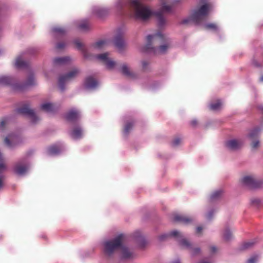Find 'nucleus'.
<instances>
[{
  "label": "nucleus",
  "instance_id": "1",
  "mask_svg": "<svg viewBox=\"0 0 263 263\" xmlns=\"http://www.w3.org/2000/svg\"><path fill=\"white\" fill-rule=\"evenodd\" d=\"M119 9L121 14L129 15L142 20H147L152 14L151 10L138 0H130L127 5L119 6Z\"/></svg>",
  "mask_w": 263,
  "mask_h": 263
},
{
  "label": "nucleus",
  "instance_id": "2",
  "mask_svg": "<svg viewBox=\"0 0 263 263\" xmlns=\"http://www.w3.org/2000/svg\"><path fill=\"white\" fill-rule=\"evenodd\" d=\"M147 44L143 50L145 51H152L155 54H164L170 47V43L161 32H159L154 35H148Z\"/></svg>",
  "mask_w": 263,
  "mask_h": 263
},
{
  "label": "nucleus",
  "instance_id": "3",
  "mask_svg": "<svg viewBox=\"0 0 263 263\" xmlns=\"http://www.w3.org/2000/svg\"><path fill=\"white\" fill-rule=\"evenodd\" d=\"M124 239V235L120 234L114 239L105 241L104 243V252L105 254L110 256L115 251L121 249L122 252L123 258L125 259L131 258L132 257V253L127 248L122 245V242Z\"/></svg>",
  "mask_w": 263,
  "mask_h": 263
},
{
  "label": "nucleus",
  "instance_id": "4",
  "mask_svg": "<svg viewBox=\"0 0 263 263\" xmlns=\"http://www.w3.org/2000/svg\"><path fill=\"white\" fill-rule=\"evenodd\" d=\"M211 9V5L210 4H205L194 10L191 14L193 22L196 24H199L208 16Z\"/></svg>",
  "mask_w": 263,
  "mask_h": 263
},
{
  "label": "nucleus",
  "instance_id": "5",
  "mask_svg": "<svg viewBox=\"0 0 263 263\" xmlns=\"http://www.w3.org/2000/svg\"><path fill=\"white\" fill-rule=\"evenodd\" d=\"M168 236H173L176 237L178 241L179 242L180 245L186 248L191 249V244L186 239L183 238L182 235L178 231L174 230L170 232L169 235H162L159 236V239L160 240H163L165 238L168 237Z\"/></svg>",
  "mask_w": 263,
  "mask_h": 263
},
{
  "label": "nucleus",
  "instance_id": "6",
  "mask_svg": "<svg viewBox=\"0 0 263 263\" xmlns=\"http://www.w3.org/2000/svg\"><path fill=\"white\" fill-rule=\"evenodd\" d=\"M80 73L78 68H74L65 75L61 76L59 79V86L62 91L65 89V84L76 77Z\"/></svg>",
  "mask_w": 263,
  "mask_h": 263
},
{
  "label": "nucleus",
  "instance_id": "7",
  "mask_svg": "<svg viewBox=\"0 0 263 263\" xmlns=\"http://www.w3.org/2000/svg\"><path fill=\"white\" fill-rule=\"evenodd\" d=\"M241 182L244 185L250 189L260 187L263 185L262 180H256L251 176H245L242 178Z\"/></svg>",
  "mask_w": 263,
  "mask_h": 263
},
{
  "label": "nucleus",
  "instance_id": "8",
  "mask_svg": "<svg viewBox=\"0 0 263 263\" xmlns=\"http://www.w3.org/2000/svg\"><path fill=\"white\" fill-rule=\"evenodd\" d=\"M17 112L23 115L28 116L33 123H35L39 120V118L35 114L34 110L30 109L28 104H24L21 107L17 108Z\"/></svg>",
  "mask_w": 263,
  "mask_h": 263
},
{
  "label": "nucleus",
  "instance_id": "9",
  "mask_svg": "<svg viewBox=\"0 0 263 263\" xmlns=\"http://www.w3.org/2000/svg\"><path fill=\"white\" fill-rule=\"evenodd\" d=\"M171 10L172 7L170 6L164 4L162 7L161 10L156 13V15L158 18L159 25L160 27H162L163 25H164L166 22L163 16V13L165 12H170Z\"/></svg>",
  "mask_w": 263,
  "mask_h": 263
},
{
  "label": "nucleus",
  "instance_id": "10",
  "mask_svg": "<svg viewBox=\"0 0 263 263\" xmlns=\"http://www.w3.org/2000/svg\"><path fill=\"white\" fill-rule=\"evenodd\" d=\"M108 53H104L96 55V58L103 62L108 69H112L116 63L108 57Z\"/></svg>",
  "mask_w": 263,
  "mask_h": 263
},
{
  "label": "nucleus",
  "instance_id": "11",
  "mask_svg": "<svg viewBox=\"0 0 263 263\" xmlns=\"http://www.w3.org/2000/svg\"><path fill=\"white\" fill-rule=\"evenodd\" d=\"M243 140L241 139H232L226 142V146L230 149L235 151L240 148L243 144Z\"/></svg>",
  "mask_w": 263,
  "mask_h": 263
},
{
  "label": "nucleus",
  "instance_id": "12",
  "mask_svg": "<svg viewBox=\"0 0 263 263\" xmlns=\"http://www.w3.org/2000/svg\"><path fill=\"white\" fill-rule=\"evenodd\" d=\"M20 141V137L15 134H10L6 137L4 140L5 143L10 148L16 145Z\"/></svg>",
  "mask_w": 263,
  "mask_h": 263
},
{
  "label": "nucleus",
  "instance_id": "13",
  "mask_svg": "<svg viewBox=\"0 0 263 263\" xmlns=\"http://www.w3.org/2000/svg\"><path fill=\"white\" fill-rule=\"evenodd\" d=\"M80 117V112L76 109L69 110L65 115L66 119L70 122H75L77 121Z\"/></svg>",
  "mask_w": 263,
  "mask_h": 263
},
{
  "label": "nucleus",
  "instance_id": "14",
  "mask_svg": "<svg viewBox=\"0 0 263 263\" xmlns=\"http://www.w3.org/2000/svg\"><path fill=\"white\" fill-rule=\"evenodd\" d=\"M28 165L27 163L18 162L14 167V172L19 175H24L27 171Z\"/></svg>",
  "mask_w": 263,
  "mask_h": 263
},
{
  "label": "nucleus",
  "instance_id": "15",
  "mask_svg": "<svg viewBox=\"0 0 263 263\" xmlns=\"http://www.w3.org/2000/svg\"><path fill=\"white\" fill-rule=\"evenodd\" d=\"M115 45L120 51H123L126 47V44L123 37L121 35H118L115 39Z\"/></svg>",
  "mask_w": 263,
  "mask_h": 263
},
{
  "label": "nucleus",
  "instance_id": "16",
  "mask_svg": "<svg viewBox=\"0 0 263 263\" xmlns=\"http://www.w3.org/2000/svg\"><path fill=\"white\" fill-rule=\"evenodd\" d=\"M97 81L91 76L87 77L85 80V86L87 88H95L97 87Z\"/></svg>",
  "mask_w": 263,
  "mask_h": 263
},
{
  "label": "nucleus",
  "instance_id": "17",
  "mask_svg": "<svg viewBox=\"0 0 263 263\" xmlns=\"http://www.w3.org/2000/svg\"><path fill=\"white\" fill-rule=\"evenodd\" d=\"M174 221L187 224L193 221V219L181 215H176L174 217Z\"/></svg>",
  "mask_w": 263,
  "mask_h": 263
},
{
  "label": "nucleus",
  "instance_id": "18",
  "mask_svg": "<svg viewBox=\"0 0 263 263\" xmlns=\"http://www.w3.org/2000/svg\"><path fill=\"white\" fill-rule=\"evenodd\" d=\"M121 72L126 77L134 79L136 77V75L135 73L131 71L128 66L124 64L121 67Z\"/></svg>",
  "mask_w": 263,
  "mask_h": 263
},
{
  "label": "nucleus",
  "instance_id": "19",
  "mask_svg": "<svg viewBox=\"0 0 263 263\" xmlns=\"http://www.w3.org/2000/svg\"><path fill=\"white\" fill-rule=\"evenodd\" d=\"M83 135V130L80 127L77 126L73 128L70 133L71 136L76 139L82 138Z\"/></svg>",
  "mask_w": 263,
  "mask_h": 263
},
{
  "label": "nucleus",
  "instance_id": "20",
  "mask_svg": "<svg viewBox=\"0 0 263 263\" xmlns=\"http://www.w3.org/2000/svg\"><path fill=\"white\" fill-rule=\"evenodd\" d=\"M13 79L7 76L0 77V84L3 85H11L13 83Z\"/></svg>",
  "mask_w": 263,
  "mask_h": 263
},
{
  "label": "nucleus",
  "instance_id": "21",
  "mask_svg": "<svg viewBox=\"0 0 263 263\" xmlns=\"http://www.w3.org/2000/svg\"><path fill=\"white\" fill-rule=\"evenodd\" d=\"M70 61V58L68 57L57 58L54 59L53 62L55 65H60L67 63Z\"/></svg>",
  "mask_w": 263,
  "mask_h": 263
},
{
  "label": "nucleus",
  "instance_id": "22",
  "mask_svg": "<svg viewBox=\"0 0 263 263\" xmlns=\"http://www.w3.org/2000/svg\"><path fill=\"white\" fill-rule=\"evenodd\" d=\"M61 151V146L58 145H53L50 146L48 149V153L49 155L58 154Z\"/></svg>",
  "mask_w": 263,
  "mask_h": 263
},
{
  "label": "nucleus",
  "instance_id": "23",
  "mask_svg": "<svg viewBox=\"0 0 263 263\" xmlns=\"http://www.w3.org/2000/svg\"><path fill=\"white\" fill-rule=\"evenodd\" d=\"M3 159L2 156V154L0 153V173L3 172L6 170V165L3 162ZM4 176L3 175H0V189L3 186V180Z\"/></svg>",
  "mask_w": 263,
  "mask_h": 263
},
{
  "label": "nucleus",
  "instance_id": "24",
  "mask_svg": "<svg viewBox=\"0 0 263 263\" xmlns=\"http://www.w3.org/2000/svg\"><path fill=\"white\" fill-rule=\"evenodd\" d=\"M260 129L259 128L256 127L251 130L248 135V137L251 140H254L257 138Z\"/></svg>",
  "mask_w": 263,
  "mask_h": 263
},
{
  "label": "nucleus",
  "instance_id": "25",
  "mask_svg": "<svg viewBox=\"0 0 263 263\" xmlns=\"http://www.w3.org/2000/svg\"><path fill=\"white\" fill-rule=\"evenodd\" d=\"M94 13L97 16L99 17H103L107 14L108 11L104 8H98L95 10Z\"/></svg>",
  "mask_w": 263,
  "mask_h": 263
},
{
  "label": "nucleus",
  "instance_id": "26",
  "mask_svg": "<svg viewBox=\"0 0 263 263\" xmlns=\"http://www.w3.org/2000/svg\"><path fill=\"white\" fill-rule=\"evenodd\" d=\"M255 243L254 240H249L244 242L240 247L241 250H245L251 248Z\"/></svg>",
  "mask_w": 263,
  "mask_h": 263
},
{
  "label": "nucleus",
  "instance_id": "27",
  "mask_svg": "<svg viewBox=\"0 0 263 263\" xmlns=\"http://www.w3.org/2000/svg\"><path fill=\"white\" fill-rule=\"evenodd\" d=\"M134 125V123L133 122H127L124 127L123 129V134L125 136H127L129 133L130 131L132 129L133 126Z\"/></svg>",
  "mask_w": 263,
  "mask_h": 263
},
{
  "label": "nucleus",
  "instance_id": "28",
  "mask_svg": "<svg viewBox=\"0 0 263 263\" xmlns=\"http://www.w3.org/2000/svg\"><path fill=\"white\" fill-rule=\"evenodd\" d=\"M41 108L42 110H43L44 111H46L47 112H50V111H53V110L54 109V106L51 103H47L43 104L41 105Z\"/></svg>",
  "mask_w": 263,
  "mask_h": 263
},
{
  "label": "nucleus",
  "instance_id": "29",
  "mask_svg": "<svg viewBox=\"0 0 263 263\" xmlns=\"http://www.w3.org/2000/svg\"><path fill=\"white\" fill-rule=\"evenodd\" d=\"M15 66L17 68H24L27 66V64L25 61L22 60L21 58H18L16 60Z\"/></svg>",
  "mask_w": 263,
  "mask_h": 263
},
{
  "label": "nucleus",
  "instance_id": "30",
  "mask_svg": "<svg viewBox=\"0 0 263 263\" xmlns=\"http://www.w3.org/2000/svg\"><path fill=\"white\" fill-rule=\"evenodd\" d=\"M221 106V103L219 100L216 101V102L214 103H212L210 105V108L212 110H217L219 109Z\"/></svg>",
  "mask_w": 263,
  "mask_h": 263
},
{
  "label": "nucleus",
  "instance_id": "31",
  "mask_svg": "<svg viewBox=\"0 0 263 263\" xmlns=\"http://www.w3.org/2000/svg\"><path fill=\"white\" fill-rule=\"evenodd\" d=\"M79 28L83 31H87L89 29V25L87 21L82 22L79 25Z\"/></svg>",
  "mask_w": 263,
  "mask_h": 263
},
{
  "label": "nucleus",
  "instance_id": "32",
  "mask_svg": "<svg viewBox=\"0 0 263 263\" xmlns=\"http://www.w3.org/2000/svg\"><path fill=\"white\" fill-rule=\"evenodd\" d=\"M52 31L60 35H63L66 33V30L64 28L61 27H54L52 29Z\"/></svg>",
  "mask_w": 263,
  "mask_h": 263
},
{
  "label": "nucleus",
  "instance_id": "33",
  "mask_svg": "<svg viewBox=\"0 0 263 263\" xmlns=\"http://www.w3.org/2000/svg\"><path fill=\"white\" fill-rule=\"evenodd\" d=\"M205 28L206 29L211 30L214 31H217L218 30V26L215 23L207 24L205 25Z\"/></svg>",
  "mask_w": 263,
  "mask_h": 263
},
{
  "label": "nucleus",
  "instance_id": "34",
  "mask_svg": "<svg viewBox=\"0 0 263 263\" xmlns=\"http://www.w3.org/2000/svg\"><path fill=\"white\" fill-rule=\"evenodd\" d=\"M222 194V191L221 190H218L215 192H214L211 195V199L212 200H215L219 198Z\"/></svg>",
  "mask_w": 263,
  "mask_h": 263
},
{
  "label": "nucleus",
  "instance_id": "35",
  "mask_svg": "<svg viewBox=\"0 0 263 263\" xmlns=\"http://www.w3.org/2000/svg\"><path fill=\"white\" fill-rule=\"evenodd\" d=\"M35 84L34 79L33 75H30L27 78L26 81V85L31 86Z\"/></svg>",
  "mask_w": 263,
  "mask_h": 263
},
{
  "label": "nucleus",
  "instance_id": "36",
  "mask_svg": "<svg viewBox=\"0 0 263 263\" xmlns=\"http://www.w3.org/2000/svg\"><path fill=\"white\" fill-rule=\"evenodd\" d=\"M223 237V238L226 240H229L231 238L232 234L230 232V231H229V230H228V229H226L224 230Z\"/></svg>",
  "mask_w": 263,
  "mask_h": 263
},
{
  "label": "nucleus",
  "instance_id": "37",
  "mask_svg": "<svg viewBox=\"0 0 263 263\" xmlns=\"http://www.w3.org/2000/svg\"><path fill=\"white\" fill-rule=\"evenodd\" d=\"M259 146V141L258 139H254L251 143V147L252 148H257Z\"/></svg>",
  "mask_w": 263,
  "mask_h": 263
},
{
  "label": "nucleus",
  "instance_id": "38",
  "mask_svg": "<svg viewBox=\"0 0 263 263\" xmlns=\"http://www.w3.org/2000/svg\"><path fill=\"white\" fill-rule=\"evenodd\" d=\"M105 44V41L103 40L99 41L97 42H96L95 44V47L96 48H101L103 45H104Z\"/></svg>",
  "mask_w": 263,
  "mask_h": 263
},
{
  "label": "nucleus",
  "instance_id": "39",
  "mask_svg": "<svg viewBox=\"0 0 263 263\" xmlns=\"http://www.w3.org/2000/svg\"><path fill=\"white\" fill-rule=\"evenodd\" d=\"M258 259V256L257 255H254L251 257L248 260L247 263H255Z\"/></svg>",
  "mask_w": 263,
  "mask_h": 263
},
{
  "label": "nucleus",
  "instance_id": "40",
  "mask_svg": "<svg viewBox=\"0 0 263 263\" xmlns=\"http://www.w3.org/2000/svg\"><path fill=\"white\" fill-rule=\"evenodd\" d=\"M135 237L136 238L137 241H143V238L141 235V233L139 232H136L135 233Z\"/></svg>",
  "mask_w": 263,
  "mask_h": 263
},
{
  "label": "nucleus",
  "instance_id": "41",
  "mask_svg": "<svg viewBox=\"0 0 263 263\" xmlns=\"http://www.w3.org/2000/svg\"><path fill=\"white\" fill-rule=\"evenodd\" d=\"M74 43L77 47L79 49H82L83 48V44L78 40H76L74 41Z\"/></svg>",
  "mask_w": 263,
  "mask_h": 263
},
{
  "label": "nucleus",
  "instance_id": "42",
  "mask_svg": "<svg viewBox=\"0 0 263 263\" xmlns=\"http://www.w3.org/2000/svg\"><path fill=\"white\" fill-rule=\"evenodd\" d=\"M191 21H193L192 18H191V16L190 17H188V18H184L183 20H182L181 22H180V24H189Z\"/></svg>",
  "mask_w": 263,
  "mask_h": 263
},
{
  "label": "nucleus",
  "instance_id": "43",
  "mask_svg": "<svg viewBox=\"0 0 263 263\" xmlns=\"http://www.w3.org/2000/svg\"><path fill=\"white\" fill-rule=\"evenodd\" d=\"M181 140L179 138H175L172 142L173 146H177L180 143Z\"/></svg>",
  "mask_w": 263,
  "mask_h": 263
},
{
  "label": "nucleus",
  "instance_id": "44",
  "mask_svg": "<svg viewBox=\"0 0 263 263\" xmlns=\"http://www.w3.org/2000/svg\"><path fill=\"white\" fill-rule=\"evenodd\" d=\"M148 65V63L147 61H143L142 62V69L144 70H146L147 69V66Z\"/></svg>",
  "mask_w": 263,
  "mask_h": 263
},
{
  "label": "nucleus",
  "instance_id": "45",
  "mask_svg": "<svg viewBox=\"0 0 263 263\" xmlns=\"http://www.w3.org/2000/svg\"><path fill=\"white\" fill-rule=\"evenodd\" d=\"M65 47V44L63 42H60L57 44V48L58 49H61Z\"/></svg>",
  "mask_w": 263,
  "mask_h": 263
},
{
  "label": "nucleus",
  "instance_id": "46",
  "mask_svg": "<svg viewBox=\"0 0 263 263\" xmlns=\"http://www.w3.org/2000/svg\"><path fill=\"white\" fill-rule=\"evenodd\" d=\"M6 124V122L5 120H3L0 122V130H3L5 128V126Z\"/></svg>",
  "mask_w": 263,
  "mask_h": 263
},
{
  "label": "nucleus",
  "instance_id": "47",
  "mask_svg": "<svg viewBox=\"0 0 263 263\" xmlns=\"http://www.w3.org/2000/svg\"><path fill=\"white\" fill-rule=\"evenodd\" d=\"M200 252V249L199 248H195V249H193V254L196 255V254L199 253Z\"/></svg>",
  "mask_w": 263,
  "mask_h": 263
},
{
  "label": "nucleus",
  "instance_id": "48",
  "mask_svg": "<svg viewBox=\"0 0 263 263\" xmlns=\"http://www.w3.org/2000/svg\"><path fill=\"white\" fill-rule=\"evenodd\" d=\"M198 124V122L196 120H193L191 122V125L193 126V127H195L197 126V125Z\"/></svg>",
  "mask_w": 263,
  "mask_h": 263
},
{
  "label": "nucleus",
  "instance_id": "49",
  "mask_svg": "<svg viewBox=\"0 0 263 263\" xmlns=\"http://www.w3.org/2000/svg\"><path fill=\"white\" fill-rule=\"evenodd\" d=\"M202 230H203L202 227H198L197 228V229H196V233L197 234H200Z\"/></svg>",
  "mask_w": 263,
  "mask_h": 263
},
{
  "label": "nucleus",
  "instance_id": "50",
  "mask_svg": "<svg viewBox=\"0 0 263 263\" xmlns=\"http://www.w3.org/2000/svg\"><path fill=\"white\" fill-rule=\"evenodd\" d=\"M211 253H214L217 251V248L215 247L212 246L210 248Z\"/></svg>",
  "mask_w": 263,
  "mask_h": 263
},
{
  "label": "nucleus",
  "instance_id": "51",
  "mask_svg": "<svg viewBox=\"0 0 263 263\" xmlns=\"http://www.w3.org/2000/svg\"><path fill=\"white\" fill-rule=\"evenodd\" d=\"M253 65H254L255 66H256V67H260V66H261V65H260V64H258V63H257V62H256V61H253Z\"/></svg>",
  "mask_w": 263,
  "mask_h": 263
},
{
  "label": "nucleus",
  "instance_id": "52",
  "mask_svg": "<svg viewBox=\"0 0 263 263\" xmlns=\"http://www.w3.org/2000/svg\"><path fill=\"white\" fill-rule=\"evenodd\" d=\"M198 263H211V262L208 261L202 260V261L199 262Z\"/></svg>",
  "mask_w": 263,
  "mask_h": 263
},
{
  "label": "nucleus",
  "instance_id": "53",
  "mask_svg": "<svg viewBox=\"0 0 263 263\" xmlns=\"http://www.w3.org/2000/svg\"><path fill=\"white\" fill-rule=\"evenodd\" d=\"M211 217H212V213L210 212V213H209V214H208V218H211Z\"/></svg>",
  "mask_w": 263,
  "mask_h": 263
},
{
  "label": "nucleus",
  "instance_id": "54",
  "mask_svg": "<svg viewBox=\"0 0 263 263\" xmlns=\"http://www.w3.org/2000/svg\"><path fill=\"white\" fill-rule=\"evenodd\" d=\"M260 81L263 82V76H261L260 78Z\"/></svg>",
  "mask_w": 263,
  "mask_h": 263
},
{
  "label": "nucleus",
  "instance_id": "55",
  "mask_svg": "<svg viewBox=\"0 0 263 263\" xmlns=\"http://www.w3.org/2000/svg\"><path fill=\"white\" fill-rule=\"evenodd\" d=\"M173 263H180V262L179 261H175Z\"/></svg>",
  "mask_w": 263,
  "mask_h": 263
},
{
  "label": "nucleus",
  "instance_id": "56",
  "mask_svg": "<svg viewBox=\"0 0 263 263\" xmlns=\"http://www.w3.org/2000/svg\"><path fill=\"white\" fill-rule=\"evenodd\" d=\"M260 109L263 110V106H260Z\"/></svg>",
  "mask_w": 263,
  "mask_h": 263
}]
</instances>
